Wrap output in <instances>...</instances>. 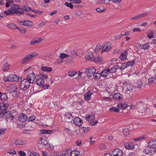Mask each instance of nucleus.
Here are the masks:
<instances>
[{"label":"nucleus","mask_w":156,"mask_h":156,"mask_svg":"<svg viewBox=\"0 0 156 156\" xmlns=\"http://www.w3.org/2000/svg\"><path fill=\"white\" fill-rule=\"evenodd\" d=\"M31 10V8L28 6H24L21 9L18 5L13 4L8 10L5 11L4 13L7 15H12L16 14L20 16L23 14L24 11H29Z\"/></svg>","instance_id":"1"},{"label":"nucleus","mask_w":156,"mask_h":156,"mask_svg":"<svg viewBox=\"0 0 156 156\" xmlns=\"http://www.w3.org/2000/svg\"><path fill=\"white\" fill-rule=\"evenodd\" d=\"M77 54L75 50L70 48H69V64H72L74 62V58H76Z\"/></svg>","instance_id":"2"},{"label":"nucleus","mask_w":156,"mask_h":156,"mask_svg":"<svg viewBox=\"0 0 156 156\" xmlns=\"http://www.w3.org/2000/svg\"><path fill=\"white\" fill-rule=\"evenodd\" d=\"M30 83L26 79H24L22 80L20 83V87L21 90H27L30 87Z\"/></svg>","instance_id":"3"},{"label":"nucleus","mask_w":156,"mask_h":156,"mask_svg":"<svg viewBox=\"0 0 156 156\" xmlns=\"http://www.w3.org/2000/svg\"><path fill=\"white\" fill-rule=\"evenodd\" d=\"M25 79L30 84L33 83L36 79L35 73H31L30 74H28L27 77Z\"/></svg>","instance_id":"4"},{"label":"nucleus","mask_w":156,"mask_h":156,"mask_svg":"<svg viewBox=\"0 0 156 156\" xmlns=\"http://www.w3.org/2000/svg\"><path fill=\"white\" fill-rule=\"evenodd\" d=\"M38 144L42 145H46L48 144L47 138L44 136L40 137L38 140Z\"/></svg>","instance_id":"5"},{"label":"nucleus","mask_w":156,"mask_h":156,"mask_svg":"<svg viewBox=\"0 0 156 156\" xmlns=\"http://www.w3.org/2000/svg\"><path fill=\"white\" fill-rule=\"evenodd\" d=\"M96 72V69L95 68L91 67L90 68L86 69L85 72L86 74L88 76L90 77L91 75Z\"/></svg>","instance_id":"6"},{"label":"nucleus","mask_w":156,"mask_h":156,"mask_svg":"<svg viewBox=\"0 0 156 156\" xmlns=\"http://www.w3.org/2000/svg\"><path fill=\"white\" fill-rule=\"evenodd\" d=\"M112 98L114 100L118 101H122L123 100L122 95L119 93L115 94L113 95Z\"/></svg>","instance_id":"7"},{"label":"nucleus","mask_w":156,"mask_h":156,"mask_svg":"<svg viewBox=\"0 0 156 156\" xmlns=\"http://www.w3.org/2000/svg\"><path fill=\"white\" fill-rule=\"evenodd\" d=\"M112 154L114 156H122L123 152L121 150L116 148L112 151Z\"/></svg>","instance_id":"8"},{"label":"nucleus","mask_w":156,"mask_h":156,"mask_svg":"<svg viewBox=\"0 0 156 156\" xmlns=\"http://www.w3.org/2000/svg\"><path fill=\"white\" fill-rule=\"evenodd\" d=\"M74 123L76 126L80 127L82 125L83 122L82 120L80 118H75Z\"/></svg>","instance_id":"9"},{"label":"nucleus","mask_w":156,"mask_h":156,"mask_svg":"<svg viewBox=\"0 0 156 156\" xmlns=\"http://www.w3.org/2000/svg\"><path fill=\"white\" fill-rule=\"evenodd\" d=\"M133 86L131 84L128 83H124L122 87L123 89L126 91H129L131 90L133 87Z\"/></svg>","instance_id":"10"},{"label":"nucleus","mask_w":156,"mask_h":156,"mask_svg":"<svg viewBox=\"0 0 156 156\" xmlns=\"http://www.w3.org/2000/svg\"><path fill=\"white\" fill-rule=\"evenodd\" d=\"M85 59L86 60L93 61L94 60V57L93 53L91 51L88 52L87 55L85 56Z\"/></svg>","instance_id":"11"},{"label":"nucleus","mask_w":156,"mask_h":156,"mask_svg":"<svg viewBox=\"0 0 156 156\" xmlns=\"http://www.w3.org/2000/svg\"><path fill=\"white\" fill-rule=\"evenodd\" d=\"M109 72V69L108 68L105 69L101 73L102 76L104 77L109 78L108 76V75L110 74Z\"/></svg>","instance_id":"12"},{"label":"nucleus","mask_w":156,"mask_h":156,"mask_svg":"<svg viewBox=\"0 0 156 156\" xmlns=\"http://www.w3.org/2000/svg\"><path fill=\"white\" fill-rule=\"evenodd\" d=\"M124 146L126 149L132 150L134 148L135 145L133 143L130 142L126 143Z\"/></svg>","instance_id":"13"},{"label":"nucleus","mask_w":156,"mask_h":156,"mask_svg":"<svg viewBox=\"0 0 156 156\" xmlns=\"http://www.w3.org/2000/svg\"><path fill=\"white\" fill-rule=\"evenodd\" d=\"M17 86L15 84H12L8 87V90L10 93L15 92L17 90Z\"/></svg>","instance_id":"14"},{"label":"nucleus","mask_w":156,"mask_h":156,"mask_svg":"<svg viewBox=\"0 0 156 156\" xmlns=\"http://www.w3.org/2000/svg\"><path fill=\"white\" fill-rule=\"evenodd\" d=\"M27 143V141L26 140L18 139L15 141L14 144L17 145H23Z\"/></svg>","instance_id":"15"},{"label":"nucleus","mask_w":156,"mask_h":156,"mask_svg":"<svg viewBox=\"0 0 156 156\" xmlns=\"http://www.w3.org/2000/svg\"><path fill=\"white\" fill-rule=\"evenodd\" d=\"M148 146L150 147L156 148V139H155L150 141L147 142Z\"/></svg>","instance_id":"16"},{"label":"nucleus","mask_w":156,"mask_h":156,"mask_svg":"<svg viewBox=\"0 0 156 156\" xmlns=\"http://www.w3.org/2000/svg\"><path fill=\"white\" fill-rule=\"evenodd\" d=\"M127 106V105L125 103L122 102H120L118 104L117 108L119 109H124L126 108Z\"/></svg>","instance_id":"17"},{"label":"nucleus","mask_w":156,"mask_h":156,"mask_svg":"<svg viewBox=\"0 0 156 156\" xmlns=\"http://www.w3.org/2000/svg\"><path fill=\"white\" fill-rule=\"evenodd\" d=\"M127 50H125L123 53L121 54L119 58L122 60L125 61L127 59Z\"/></svg>","instance_id":"18"},{"label":"nucleus","mask_w":156,"mask_h":156,"mask_svg":"<svg viewBox=\"0 0 156 156\" xmlns=\"http://www.w3.org/2000/svg\"><path fill=\"white\" fill-rule=\"evenodd\" d=\"M9 79L10 80V81H17L19 79V76H16L15 75L10 74L9 75Z\"/></svg>","instance_id":"19"},{"label":"nucleus","mask_w":156,"mask_h":156,"mask_svg":"<svg viewBox=\"0 0 156 156\" xmlns=\"http://www.w3.org/2000/svg\"><path fill=\"white\" fill-rule=\"evenodd\" d=\"M44 80H45L44 78L40 77L36 80L35 82L37 85L41 86L44 83Z\"/></svg>","instance_id":"20"},{"label":"nucleus","mask_w":156,"mask_h":156,"mask_svg":"<svg viewBox=\"0 0 156 156\" xmlns=\"http://www.w3.org/2000/svg\"><path fill=\"white\" fill-rule=\"evenodd\" d=\"M41 70L44 72H50L52 70V68L50 67H46L43 66L41 68Z\"/></svg>","instance_id":"21"},{"label":"nucleus","mask_w":156,"mask_h":156,"mask_svg":"<svg viewBox=\"0 0 156 156\" xmlns=\"http://www.w3.org/2000/svg\"><path fill=\"white\" fill-rule=\"evenodd\" d=\"M147 135H144L140 136L139 137L133 139V140L135 141H142L143 140L147 139Z\"/></svg>","instance_id":"22"},{"label":"nucleus","mask_w":156,"mask_h":156,"mask_svg":"<svg viewBox=\"0 0 156 156\" xmlns=\"http://www.w3.org/2000/svg\"><path fill=\"white\" fill-rule=\"evenodd\" d=\"M30 60V59L27 55L22 60L21 63L22 64H25Z\"/></svg>","instance_id":"23"},{"label":"nucleus","mask_w":156,"mask_h":156,"mask_svg":"<svg viewBox=\"0 0 156 156\" xmlns=\"http://www.w3.org/2000/svg\"><path fill=\"white\" fill-rule=\"evenodd\" d=\"M92 94V93L90 92V91H89L87 92L84 94V98L87 101L89 100L90 99V97Z\"/></svg>","instance_id":"24"},{"label":"nucleus","mask_w":156,"mask_h":156,"mask_svg":"<svg viewBox=\"0 0 156 156\" xmlns=\"http://www.w3.org/2000/svg\"><path fill=\"white\" fill-rule=\"evenodd\" d=\"M110 46H108V44L106 43L105 44L103 47V48L101 50V52H104L105 51H108L110 50Z\"/></svg>","instance_id":"25"},{"label":"nucleus","mask_w":156,"mask_h":156,"mask_svg":"<svg viewBox=\"0 0 156 156\" xmlns=\"http://www.w3.org/2000/svg\"><path fill=\"white\" fill-rule=\"evenodd\" d=\"M101 76H102L101 74L98 72L96 73L95 72L93 74L94 77L95 79H99Z\"/></svg>","instance_id":"26"},{"label":"nucleus","mask_w":156,"mask_h":156,"mask_svg":"<svg viewBox=\"0 0 156 156\" xmlns=\"http://www.w3.org/2000/svg\"><path fill=\"white\" fill-rule=\"evenodd\" d=\"M109 110L112 112H119V108L115 107H113L109 108Z\"/></svg>","instance_id":"27"},{"label":"nucleus","mask_w":156,"mask_h":156,"mask_svg":"<svg viewBox=\"0 0 156 156\" xmlns=\"http://www.w3.org/2000/svg\"><path fill=\"white\" fill-rule=\"evenodd\" d=\"M0 98L2 100L6 101L7 100L8 98L6 93H3L1 94Z\"/></svg>","instance_id":"28"},{"label":"nucleus","mask_w":156,"mask_h":156,"mask_svg":"<svg viewBox=\"0 0 156 156\" xmlns=\"http://www.w3.org/2000/svg\"><path fill=\"white\" fill-rule=\"evenodd\" d=\"M24 26H33V23L32 22L29 20H25L24 24H23Z\"/></svg>","instance_id":"29"},{"label":"nucleus","mask_w":156,"mask_h":156,"mask_svg":"<svg viewBox=\"0 0 156 156\" xmlns=\"http://www.w3.org/2000/svg\"><path fill=\"white\" fill-rule=\"evenodd\" d=\"M79 152L77 151H72L70 153V156H79Z\"/></svg>","instance_id":"30"},{"label":"nucleus","mask_w":156,"mask_h":156,"mask_svg":"<svg viewBox=\"0 0 156 156\" xmlns=\"http://www.w3.org/2000/svg\"><path fill=\"white\" fill-rule=\"evenodd\" d=\"M150 147L148 145L144 149L143 152L145 154L150 155Z\"/></svg>","instance_id":"31"},{"label":"nucleus","mask_w":156,"mask_h":156,"mask_svg":"<svg viewBox=\"0 0 156 156\" xmlns=\"http://www.w3.org/2000/svg\"><path fill=\"white\" fill-rule=\"evenodd\" d=\"M150 45L149 43H146L142 46V48L144 50H147L150 47Z\"/></svg>","instance_id":"32"},{"label":"nucleus","mask_w":156,"mask_h":156,"mask_svg":"<svg viewBox=\"0 0 156 156\" xmlns=\"http://www.w3.org/2000/svg\"><path fill=\"white\" fill-rule=\"evenodd\" d=\"M77 73L76 71L74 70H72L69 71V76L71 77L73 76Z\"/></svg>","instance_id":"33"},{"label":"nucleus","mask_w":156,"mask_h":156,"mask_svg":"<svg viewBox=\"0 0 156 156\" xmlns=\"http://www.w3.org/2000/svg\"><path fill=\"white\" fill-rule=\"evenodd\" d=\"M93 61L94 62L96 63L100 62L101 61V57L100 56H98L97 57H94V60Z\"/></svg>","instance_id":"34"},{"label":"nucleus","mask_w":156,"mask_h":156,"mask_svg":"<svg viewBox=\"0 0 156 156\" xmlns=\"http://www.w3.org/2000/svg\"><path fill=\"white\" fill-rule=\"evenodd\" d=\"M150 155H154L156 153V148L150 147Z\"/></svg>","instance_id":"35"},{"label":"nucleus","mask_w":156,"mask_h":156,"mask_svg":"<svg viewBox=\"0 0 156 156\" xmlns=\"http://www.w3.org/2000/svg\"><path fill=\"white\" fill-rule=\"evenodd\" d=\"M117 67L114 66H113L110 69H109V72L110 73H115L117 69Z\"/></svg>","instance_id":"36"},{"label":"nucleus","mask_w":156,"mask_h":156,"mask_svg":"<svg viewBox=\"0 0 156 156\" xmlns=\"http://www.w3.org/2000/svg\"><path fill=\"white\" fill-rule=\"evenodd\" d=\"M38 54L37 52H34L33 53H30V54H28V56L29 57L30 59H31L32 58L35 56H36L38 55Z\"/></svg>","instance_id":"37"},{"label":"nucleus","mask_w":156,"mask_h":156,"mask_svg":"<svg viewBox=\"0 0 156 156\" xmlns=\"http://www.w3.org/2000/svg\"><path fill=\"white\" fill-rule=\"evenodd\" d=\"M9 68V65L6 63H5L3 66L2 69L4 71H6Z\"/></svg>","instance_id":"38"},{"label":"nucleus","mask_w":156,"mask_h":156,"mask_svg":"<svg viewBox=\"0 0 156 156\" xmlns=\"http://www.w3.org/2000/svg\"><path fill=\"white\" fill-rule=\"evenodd\" d=\"M154 36V34L153 31L151 30L147 33V37L150 39L152 38Z\"/></svg>","instance_id":"39"},{"label":"nucleus","mask_w":156,"mask_h":156,"mask_svg":"<svg viewBox=\"0 0 156 156\" xmlns=\"http://www.w3.org/2000/svg\"><path fill=\"white\" fill-rule=\"evenodd\" d=\"M129 130L127 128L123 129V133L124 135H127L129 134Z\"/></svg>","instance_id":"40"},{"label":"nucleus","mask_w":156,"mask_h":156,"mask_svg":"<svg viewBox=\"0 0 156 156\" xmlns=\"http://www.w3.org/2000/svg\"><path fill=\"white\" fill-rule=\"evenodd\" d=\"M51 132V131L48 130H40V133L42 134H48Z\"/></svg>","instance_id":"41"},{"label":"nucleus","mask_w":156,"mask_h":156,"mask_svg":"<svg viewBox=\"0 0 156 156\" xmlns=\"http://www.w3.org/2000/svg\"><path fill=\"white\" fill-rule=\"evenodd\" d=\"M19 121L20 123H24L27 121V119L24 118H19Z\"/></svg>","instance_id":"42"},{"label":"nucleus","mask_w":156,"mask_h":156,"mask_svg":"<svg viewBox=\"0 0 156 156\" xmlns=\"http://www.w3.org/2000/svg\"><path fill=\"white\" fill-rule=\"evenodd\" d=\"M9 27L12 29H15L16 28L18 29V27L14 23H10L8 25Z\"/></svg>","instance_id":"43"},{"label":"nucleus","mask_w":156,"mask_h":156,"mask_svg":"<svg viewBox=\"0 0 156 156\" xmlns=\"http://www.w3.org/2000/svg\"><path fill=\"white\" fill-rule=\"evenodd\" d=\"M68 55L63 53H62L60 54L59 57L62 59H64L65 58H68Z\"/></svg>","instance_id":"44"},{"label":"nucleus","mask_w":156,"mask_h":156,"mask_svg":"<svg viewBox=\"0 0 156 156\" xmlns=\"http://www.w3.org/2000/svg\"><path fill=\"white\" fill-rule=\"evenodd\" d=\"M143 84V83L141 81L137 82V88L139 89L142 90V85Z\"/></svg>","instance_id":"45"},{"label":"nucleus","mask_w":156,"mask_h":156,"mask_svg":"<svg viewBox=\"0 0 156 156\" xmlns=\"http://www.w3.org/2000/svg\"><path fill=\"white\" fill-rule=\"evenodd\" d=\"M149 14L148 13H144L141 14L139 15L140 19L141 18L144 17L145 16H147Z\"/></svg>","instance_id":"46"},{"label":"nucleus","mask_w":156,"mask_h":156,"mask_svg":"<svg viewBox=\"0 0 156 156\" xmlns=\"http://www.w3.org/2000/svg\"><path fill=\"white\" fill-rule=\"evenodd\" d=\"M149 14L148 13H144L141 14L139 15L140 19L141 18L144 17L145 16H147Z\"/></svg>","instance_id":"47"},{"label":"nucleus","mask_w":156,"mask_h":156,"mask_svg":"<svg viewBox=\"0 0 156 156\" xmlns=\"http://www.w3.org/2000/svg\"><path fill=\"white\" fill-rule=\"evenodd\" d=\"M135 62V60L133 59L131 61H128L127 62V66H133Z\"/></svg>","instance_id":"48"},{"label":"nucleus","mask_w":156,"mask_h":156,"mask_svg":"<svg viewBox=\"0 0 156 156\" xmlns=\"http://www.w3.org/2000/svg\"><path fill=\"white\" fill-rule=\"evenodd\" d=\"M102 48V46L98 44L96 46L95 51L96 52H98L100 51L101 48Z\"/></svg>","instance_id":"49"},{"label":"nucleus","mask_w":156,"mask_h":156,"mask_svg":"<svg viewBox=\"0 0 156 156\" xmlns=\"http://www.w3.org/2000/svg\"><path fill=\"white\" fill-rule=\"evenodd\" d=\"M30 67L29 68L27 69H26L24 71V73L25 74H30L31 73H33L31 70L30 69Z\"/></svg>","instance_id":"50"},{"label":"nucleus","mask_w":156,"mask_h":156,"mask_svg":"<svg viewBox=\"0 0 156 156\" xmlns=\"http://www.w3.org/2000/svg\"><path fill=\"white\" fill-rule=\"evenodd\" d=\"M31 130L30 129H25L23 131L22 133L24 134H30L31 132Z\"/></svg>","instance_id":"51"},{"label":"nucleus","mask_w":156,"mask_h":156,"mask_svg":"<svg viewBox=\"0 0 156 156\" xmlns=\"http://www.w3.org/2000/svg\"><path fill=\"white\" fill-rule=\"evenodd\" d=\"M105 120L106 119H105L104 118H99L98 119V121L100 123L104 122Z\"/></svg>","instance_id":"52"},{"label":"nucleus","mask_w":156,"mask_h":156,"mask_svg":"<svg viewBox=\"0 0 156 156\" xmlns=\"http://www.w3.org/2000/svg\"><path fill=\"white\" fill-rule=\"evenodd\" d=\"M83 130L84 132V133H87L88 132L90 129V127H84L83 128Z\"/></svg>","instance_id":"53"},{"label":"nucleus","mask_w":156,"mask_h":156,"mask_svg":"<svg viewBox=\"0 0 156 156\" xmlns=\"http://www.w3.org/2000/svg\"><path fill=\"white\" fill-rule=\"evenodd\" d=\"M140 18L139 16V15L134 17H133L131 18H130V20H134V21H136L137 20H138L139 19H140Z\"/></svg>","instance_id":"54"},{"label":"nucleus","mask_w":156,"mask_h":156,"mask_svg":"<svg viewBox=\"0 0 156 156\" xmlns=\"http://www.w3.org/2000/svg\"><path fill=\"white\" fill-rule=\"evenodd\" d=\"M70 1L72 2L73 3L76 4H79L81 2V0H70Z\"/></svg>","instance_id":"55"},{"label":"nucleus","mask_w":156,"mask_h":156,"mask_svg":"<svg viewBox=\"0 0 156 156\" xmlns=\"http://www.w3.org/2000/svg\"><path fill=\"white\" fill-rule=\"evenodd\" d=\"M8 153L11 154H15L16 153V151L12 149L9 150Z\"/></svg>","instance_id":"56"},{"label":"nucleus","mask_w":156,"mask_h":156,"mask_svg":"<svg viewBox=\"0 0 156 156\" xmlns=\"http://www.w3.org/2000/svg\"><path fill=\"white\" fill-rule=\"evenodd\" d=\"M106 9H101L99 8L96 9V10L97 12H98L101 13L104 12Z\"/></svg>","instance_id":"57"},{"label":"nucleus","mask_w":156,"mask_h":156,"mask_svg":"<svg viewBox=\"0 0 156 156\" xmlns=\"http://www.w3.org/2000/svg\"><path fill=\"white\" fill-rule=\"evenodd\" d=\"M40 75L41 76V77H40L41 78H44L46 79H47L48 78L47 75L44 73H41L40 74Z\"/></svg>","instance_id":"58"},{"label":"nucleus","mask_w":156,"mask_h":156,"mask_svg":"<svg viewBox=\"0 0 156 156\" xmlns=\"http://www.w3.org/2000/svg\"><path fill=\"white\" fill-rule=\"evenodd\" d=\"M19 30V31L22 32V33H25L26 32V29L24 28H19V27H18V29Z\"/></svg>","instance_id":"59"},{"label":"nucleus","mask_w":156,"mask_h":156,"mask_svg":"<svg viewBox=\"0 0 156 156\" xmlns=\"http://www.w3.org/2000/svg\"><path fill=\"white\" fill-rule=\"evenodd\" d=\"M29 156H38V155L36 153L31 152L30 153Z\"/></svg>","instance_id":"60"},{"label":"nucleus","mask_w":156,"mask_h":156,"mask_svg":"<svg viewBox=\"0 0 156 156\" xmlns=\"http://www.w3.org/2000/svg\"><path fill=\"white\" fill-rule=\"evenodd\" d=\"M17 22L18 23V24L20 25V26H24V25H23V24H24L25 20L20 21H18Z\"/></svg>","instance_id":"61"},{"label":"nucleus","mask_w":156,"mask_h":156,"mask_svg":"<svg viewBox=\"0 0 156 156\" xmlns=\"http://www.w3.org/2000/svg\"><path fill=\"white\" fill-rule=\"evenodd\" d=\"M6 129H0V136L4 133L6 131Z\"/></svg>","instance_id":"62"},{"label":"nucleus","mask_w":156,"mask_h":156,"mask_svg":"<svg viewBox=\"0 0 156 156\" xmlns=\"http://www.w3.org/2000/svg\"><path fill=\"white\" fill-rule=\"evenodd\" d=\"M43 40L41 38H39L37 40H35V42H36V43H39L40 42H41Z\"/></svg>","instance_id":"63"},{"label":"nucleus","mask_w":156,"mask_h":156,"mask_svg":"<svg viewBox=\"0 0 156 156\" xmlns=\"http://www.w3.org/2000/svg\"><path fill=\"white\" fill-rule=\"evenodd\" d=\"M154 81V79L153 78H151L148 79V82L149 83H153Z\"/></svg>","instance_id":"64"}]
</instances>
